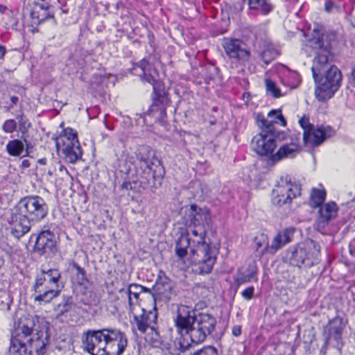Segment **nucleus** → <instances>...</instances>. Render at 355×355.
Masks as SVG:
<instances>
[{
  "label": "nucleus",
  "instance_id": "f257e3e1",
  "mask_svg": "<svg viewBox=\"0 0 355 355\" xmlns=\"http://www.w3.org/2000/svg\"><path fill=\"white\" fill-rule=\"evenodd\" d=\"M205 232L192 230L191 234L180 232L179 237V269L204 275L212 270L216 260V250L205 241Z\"/></svg>",
  "mask_w": 355,
  "mask_h": 355
},
{
  "label": "nucleus",
  "instance_id": "f03ea898",
  "mask_svg": "<svg viewBox=\"0 0 355 355\" xmlns=\"http://www.w3.org/2000/svg\"><path fill=\"white\" fill-rule=\"evenodd\" d=\"M132 74H138L140 80L153 86V103L147 112L137 114L139 117L136 119L138 124L151 125L156 122H163L166 117V110L171 104L168 96V89L162 81L157 69L150 64L146 59H142L130 69Z\"/></svg>",
  "mask_w": 355,
  "mask_h": 355
},
{
  "label": "nucleus",
  "instance_id": "7ed1b4c3",
  "mask_svg": "<svg viewBox=\"0 0 355 355\" xmlns=\"http://www.w3.org/2000/svg\"><path fill=\"white\" fill-rule=\"evenodd\" d=\"M155 168L135 167L127 160H121L115 172V186L120 191L132 190L135 193H155L162 184L165 173L159 160Z\"/></svg>",
  "mask_w": 355,
  "mask_h": 355
},
{
  "label": "nucleus",
  "instance_id": "20e7f679",
  "mask_svg": "<svg viewBox=\"0 0 355 355\" xmlns=\"http://www.w3.org/2000/svg\"><path fill=\"white\" fill-rule=\"evenodd\" d=\"M49 212L45 199L37 195L25 196L11 209L8 223L10 234L19 240L28 233L32 225L44 220Z\"/></svg>",
  "mask_w": 355,
  "mask_h": 355
},
{
  "label": "nucleus",
  "instance_id": "39448f33",
  "mask_svg": "<svg viewBox=\"0 0 355 355\" xmlns=\"http://www.w3.org/2000/svg\"><path fill=\"white\" fill-rule=\"evenodd\" d=\"M216 319L209 313H200L196 318L195 311L188 306H179V331H185L183 340L179 341V351L184 352L192 344L203 342L215 329Z\"/></svg>",
  "mask_w": 355,
  "mask_h": 355
},
{
  "label": "nucleus",
  "instance_id": "423d86ee",
  "mask_svg": "<svg viewBox=\"0 0 355 355\" xmlns=\"http://www.w3.org/2000/svg\"><path fill=\"white\" fill-rule=\"evenodd\" d=\"M338 35L335 31L327 32L321 37H314L309 41L310 46L315 50L311 71L317 80L318 73L327 66L331 55V49L336 46Z\"/></svg>",
  "mask_w": 355,
  "mask_h": 355
},
{
  "label": "nucleus",
  "instance_id": "0eeeda50",
  "mask_svg": "<svg viewBox=\"0 0 355 355\" xmlns=\"http://www.w3.org/2000/svg\"><path fill=\"white\" fill-rule=\"evenodd\" d=\"M320 246L313 240L290 248L286 253L289 263L298 268H311L320 262Z\"/></svg>",
  "mask_w": 355,
  "mask_h": 355
},
{
  "label": "nucleus",
  "instance_id": "6e6552de",
  "mask_svg": "<svg viewBox=\"0 0 355 355\" xmlns=\"http://www.w3.org/2000/svg\"><path fill=\"white\" fill-rule=\"evenodd\" d=\"M318 84L315 95L320 100L330 98L339 89L342 81V74L340 69L334 65L329 66V61L327 66L318 73Z\"/></svg>",
  "mask_w": 355,
  "mask_h": 355
},
{
  "label": "nucleus",
  "instance_id": "1a4fd4ad",
  "mask_svg": "<svg viewBox=\"0 0 355 355\" xmlns=\"http://www.w3.org/2000/svg\"><path fill=\"white\" fill-rule=\"evenodd\" d=\"M260 132L255 135L252 140V148L253 150L260 156H269L273 155L274 150L277 147V140L284 139V134L277 129H272L270 126H266L265 121L261 117Z\"/></svg>",
  "mask_w": 355,
  "mask_h": 355
},
{
  "label": "nucleus",
  "instance_id": "9d476101",
  "mask_svg": "<svg viewBox=\"0 0 355 355\" xmlns=\"http://www.w3.org/2000/svg\"><path fill=\"white\" fill-rule=\"evenodd\" d=\"M17 331L18 334L15 338H26L28 336L34 340L37 337L42 340L45 344V348L49 344L51 334L50 324L47 322L42 323L39 322V317L37 315H28V317L21 319L19 324H17Z\"/></svg>",
  "mask_w": 355,
  "mask_h": 355
},
{
  "label": "nucleus",
  "instance_id": "9b49d317",
  "mask_svg": "<svg viewBox=\"0 0 355 355\" xmlns=\"http://www.w3.org/2000/svg\"><path fill=\"white\" fill-rule=\"evenodd\" d=\"M40 337L36 340L28 338L26 342L19 338L11 337L8 355H44L46 352L45 344Z\"/></svg>",
  "mask_w": 355,
  "mask_h": 355
},
{
  "label": "nucleus",
  "instance_id": "f8f14e48",
  "mask_svg": "<svg viewBox=\"0 0 355 355\" xmlns=\"http://www.w3.org/2000/svg\"><path fill=\"white\" fill-rule=\"evenodd\" d=\"M35 237L33 252L40 257L55 254L58 252L57 237L50 230L40 231L37 234H32L31 239Z\"/></svg>",
  "mask_w": 355,
  "mask_h": 355
},
{
  "label": "nucleus",
  "instance_id": "ddd939ff",
  "mask_svg": "<svg viewBox=\"0 0 355 355\" xmlns=\"http://www.w3.org/2000/svg\"><path fill=\"white\" fill-rule=\"evenodd\" d=\"M300 195V189L297 185L291 183H286L283 185H277L272 191V205L282 207L290 204L292 200Z\"/></svg>",
  "mask_w": 355,
  "mask_h": 355
},
{
  "label": "nucleus",
  "instance_id": "4468645a",
  "mask_svg": "<svg viewBox=\"0 0 355 355\" xmlns=\"http://www.w3.org/2000/svg\"><path fill=\"white\" fill-rule=\"evenodd\" d=\"M244 43L239 39L224 37L222 46L226 55L231 59L238 61L247 62L249 60L250 52L244 47Z\"/></svg>",
  "mask_w": 355,
  "mask_h": 355
},
{
  "label": "nucleus",
  "instance_id": "2eb2a0df",
  "mask_svg": "<svg viewBox=\"0 0 355 355\" xmlns=\"http://www.w3.org/2000/svg\"><path fill=\"white\" fill-rule=\"evenodd\" d=\"M54 8L46 0L35 1L30 12L31 26H39L47 19H54Z\"/></svg>",
  "mask_w": 355,
  "mask_h": 355
},
{
  "label": "nucleus",
  "instance_id": "dca6fc26",
  "mask_svg": "<svg viewBox=\"0 0 355 355\" xmlns=\"http://www.w3.org/2000/svg\"><path fill=\"white\" fill-rule=\"evenodd\" d=\"M104 331L89 329L84 332L82 343L84 349L89 353L96 355L97 349L104 346Z\"/></svg>",
  "mask_w": 355,
  "mask_h": 355
},
{
  "label": "nucleus",
  "instance_id": "f3484780",
  "mask_svg": "<svg viewBox=\"0 0 355 355\" xmlns=\"http://www.w3.org/2000/svg\"><path fill=\"white\" fill-rule=\"evenodd\" d=\"M343 320L336 317L329 321V325L324 331L326 343L336 348L341 346Z\"/></svg>",
  "mask_w": 355,
  "mask_h": 355
},
{
  "label": "nucleus",
  "instance_id": "a211bd4d",
  "mask_svg": "<svg viewBox=\"0 0 355 355\" xmlns=\"http://www.w3.org/2000/svg\"><path fill=\"white\" fill-rule=\"evenodd\" d=\"M153 290L157 295H163L166 302L175 296L176 285L163 271H159Z\"/></svg>",
  "mask_w": 355,
  "mask_h": 355
},
{
  "label": "nucleus",
  "instance_id": "6ab92c4d",
  "mask_svg": "<svg viewBox=\"0 0 355 355\" xmlns=\"http://www.w3.org/2000/svg\"><path fill=\"white\" fill-rule=\"evenodd\" d=\"M338 212V208L335 202H328L319 207L318 217L314 224L315 228L322 232L329 223L334 218Z\"/></svg>",
  "mask_w": 355,
  "mask_h": 355
},
{
  "label": "nucleus",
  "instance_id": "aec40b11",
  "mask_svg": "<svg viewBox=\"0 0 355 355\" xmlns=\"http://www.w3.org/2000/svg\"><path fill=\"white\" fill-rule=\"evenodd\" d=\"M293 235V230L291 229H285L279 232L273 239L270 245L268 243H266V245L261 252V255H263L266 252L270 254H275L278 250L281 249L285 245L291 242L292 236Z\"/></svg>",
  "mask_w": 355,
  "mask_h": 355
},
{
  "label": "nucleus",
  "instance_id": "412c9836",
  "mask_svg": "<svg viewBox=\"0 0 355 355\" xmlns=\"http://www.w3.org/2000/svg\"><path fill=\"white\" fill-rule=\"evenodd\" d=\"M136 156L139 163L135 167L145 168L146 166L147 168H155L157 164L155 151L149 146H140L137 149Z\"/></svg>",
  "mask_w": 355,
  "mask_h": 355
},
{
  "label": "nucleus",
  "instance_id": "4be33fe9",
  "mask_svg": "<svg viewBox=\"0 0 355 355\" xmlns=\"http://www.w3.org/2000/svg\"><path fill=\"white\" fill-rule=\"evenodd\" d=\"M327 130H331L330 128H312L309 130L305 131L303 134V141L305 146L308 147H315L320 145L326 139Z\"/></svg>",
  "mask_w": 355,
  "mask_h": 355
},
{
  "label": "nucleus",
  "instance_id": "5701e85b",
  "mask_svg": "<svg viewBox=\"0 0 355 355\" xmlns=\"http://www.w3.org/2000/svg\"><path fill=\"white\" fill-rule=\"evenodd\" d=\"M60 151L62 152L64 159L71 164L82 159L83 150L80 142L71 143L61 145Z\"/></svg>",
  "mask_w": 355,
  "mask_h": 355
},
{
  "label": "nucleus",
  "instance_id": "b1692460",
  "mask_svg": "<svg viewBox=\"0 0 355 355\" xmlns=\"http://www.w3.org/2000/svg\"><path fill=\"white\" fill-rule=\"evenodd\" d=\"M142 313L139 315H134V320L137 324V329L141 333H145L152 323H156L157 318L156 308L154 311H146L141 309Z\"/></svg>",
  "mask_w": 355,
  "mask_h": 355
},
{
  "label": "nucleus",
  "instance_id": "393cba45",
  "mask_svg": "<svg viewBox=\"0 0 355 355\" xmlns=\"http://www.w3.org/2000/svg\"><path fill=\"white\" fill-rule=\"evenodd\" d=\"M261 117H262L263 119L267 122L266 123V125L270 126L272 128V129H277L275 128L276 124L281 125L282 126L284 127L286 126V121L282 113V110L280 109L270 110L268 114L267 119H266L263 114H258L256 117V121L259 128H261V121L259 120L261 119Z\"/></svg>",
  "mask_w": 355,
  "mask_h": 355
},
{
  "label": "nucleus",
  "instance_id": "a878e982",
  "mask_svg": "<svg viewBox=\"0 0 355 355\" xmlns=\"http://www.w3.org/2000/svg\"><path fill=\"white\" fill-rule=\"evenodd\" d=\"M104 331V346L107 348L115 347L116 340H119L120 352L124 347L125 334L121 331L116 329H103Z\"/></svg>",
  "mask_w": 355,
  "mask_h": 355
},
{
  "label": "nucleus",
  "instance_id": "bb28decb",
  "mask_svg": "<svg viewBox=\"0 0 355 355\" xmlns=\"http://www.w3.org/2000/svg\"><path fill=\"white\" fill-rule=\"evenodd\" d=\"M52 139L55 141V147L58 152L61 145L69 144V142H79L77 131L70 127L64 128L59 136L53 135Z\"/></svg>",
  "mask_w": 355,
  "mask_h": 355
},
{
  "label": "nucleus",
  "instance_id": "cd10ccee",
  "mask_svg": "<svg viewBox=\"0 0 355 355\" xmlns=\"http://www.w3.org/2000/svg\"><path fill=\"white\" fill-rule=\"evenodd\" d=\"M297 153L295 145L288 146V145L284 144L275 153L271 155L270 161L275 163L284 159H291L293 158Z\"/></svg>",
  "mask_w": 355,
  "mask_h": 355
},
{
  "label": "nucleus",
  "instance_id": "c85d7f7f",
  "mask_svg": "<svg viewBox=\"0 0 355 355\" xmlns=\"http://www.w3.org/2000/svg\"><path fill=\"white\" fill-rule=\"evenodd\" d=\"M256 51L266 64H268L279 55V51L275 46L266 42L263 43V49H257Z\"/></svg>",
  "mask_w": 355,
  "mask_h": 355
},
{
  "label": "nucleus",
  "instance_id": "c756f323",
  "mask_svg": "<svg viewBox=\"0 0 355 355\" xmlns=\"http://www.w3.org/2000/svg\"><path fill=\"white\" fill-rule=\"evenodd\" d=\"M63 287V284L61 285L60 288L55 289L46 286V290H42V291L37 293L38 295L34 297V300L39 302H44V303H49L53 299L60 295Z\"/></svg>",
  "mask_w": 355,
  "mask_h": 355
},
{
  "label": "nucleus",
  "instance_id": "7c9ffc66",
  "mask_svg": "<svg viewBox=\"0 0 355 355\" xmlns=\"http://www.w3.org/2000/svg\"><path fill=\"white\" fill-rule=\"evenodd\" d=\"M165 71L168 73H174L176 64V48L173 45H168L164 52Z\"/></svg>",
  "mask_w": 355,
  "mask_h": 355
},
{
  "label": "nucleus",
  "instance_id": "2f4dec72",
  "mask_svg": "<svg viewBox=\"0 0 355 355\" xmlns=\"http://www.w3.org/2000/svg\"><path fill=\"white\" fill-rule=\"evenodd\" d=\"M6 151L11 157L24 158L23 141L21 139L9 140L6 146Z\"/></svg>",
  "mask_w": 355,
  "mask_h": 355
},
{
  "label": "nucleus",
  "instance_id": "473e14b6",
  "mask_svg": "<svg viewBox=\"0 0 355 355\" xmlns=\"http://www.w3.org/2000/svg\"><path fill=\"white\" fill-rule=\"evenodd\" d=\"M77 305L78 304L75 302L72 295L64 294L62 295V301L58 304L59 315H64V314L76 309Z\"/></svg>",
  "mask_w": 355,
  "mask_h": 355
},
{
  "label": "nucleus",
  "instance_id": "72a5a7b5",
  "mask_svg": "<svg viewBox=\"0 0 355 355\" xmlns=\"http://www.w3.org/2000/svg\"><path fill=\"white\" fill-rule=\"evenodd\" d=\"M69 267L71 270H76V282L80 286H85L89 282L87 277L86 270L80 267L75 261L70 260L69 261Z\"/></svg>",
  "mask_w": 355,
  "mask_h": 355
},
{
  "label": "nucleus",
  "instance_id": "f704fd0d",
  "mask_svg": "<svg viewBox=\"0 0 355 355\" xmlns=\"http://www.w3.org/2000/svg\"><path fill=\"white\" fill-rule=\"evenodd\" d=\"M128 345V338L125 336L124 347L121 352L119 349V340H116L115 347L112 348H107V347H99L96 353V355H121Z\"/></svg>",
  "mask_w": 355,
  "mask_h": 355
},
{
  "label": "nucleus",
  "instance_id": "c9c22d12",
  "mask_svg": "<svg viewBox=\"0 0 355 355\" xmlns=\"http://www.w3.org/2000/svg\"><path fill=\"white\" fill-rule=\"evenodd\" d=\"M326 198V192L315 188L312 189L310 196V206L312 207H320L323 205Z\"/></svg>",
  "mask_w": 355,
  "mask_h": 355
},
{
  "label": "nucleus",
  "instance_id": "e433bc0d",
  "mask_svg": "<svg viewBox=\"0 0 355 355\" xmlns=\"http://www.w3.org/2000/svg\"><path fill=\"white\" fill-rule=\"evenodd\" d=\"M282 83L291 89L296 88L300 83L299 74L295 71H288L287 74L282 78Z\"/></svg>",
  "mask_w": 355,
  "mask_h": 355
},
{
  "label": "nucleus",
  "instance_id": "4c0bfd02",
  "mask_svg": "<svg viewBox=\"0 0 355 355\" xmlns=\"http://www.w3.org/2000/svg\"><path fill=\"white\" fill-rule=\"evenodd\" d=\"M43 274L45 276L46 282L47 284H55L56 288H60V286L58 284L60 278L61 274L58 269H49L48 270H42Z\"/></svg>",
  "mask_w": 355,
  "mask_h": 355
},
{
  "label": "nucleus",
  "instance_id": "58836bf2",
  "mask_svg": "<svg viewBox=\"0 0 355 355\" xmlns=\"http://www.w3.org/2000/svg\"><path fill=\"white\" fill-rule=\"evenodd\" d=\"M284 134V139H282L285 141V144L288 145V146H291L295 145L296 146V151L299 152L300 150V133L299 132H290L289 134H286L284 132H282Z\"/></svg>",
  "mask_w": 355,
  "mask_h": 355
},
{
  "label": "nucleus",
  "instance_id": "ea45409f",
  "mask_svg": "<svg viewBox=\"0 0 355 355\" xmlns=\"http://www.w3.org/2000/svg\"><path fill=\"white\" fill-rule=\"evenodd\" d=\"M16 119L18 121L19 123V131L22 135H25L28 132L31 123L22 112H21V114L17 115Z\"/></svg>",
  "mask_w": 355,
  "mask_h": 355
},
{
  "label": "nucleus",
  "instance_id": "a19ab883",
  "mask_svg": "<svg viewBox=\"0 0 355 355\" xmlns=\"http://www.w3.org/2000/svg\"><path fill=\"white\" fill-rule=\"evenodd\" d=\"M266 92L274 98H279L282 96L280 89L277 86L276 83L270 79H266L265 80Z\"/></svg>",
  "mask_w": 355,
  "mask_h": 355
},
{
  "label": "nucleus",
  "instance_id": "79ce46f5",
  "mask_svg": "<svg viewBox=\"0 0 355 355\" xmlns=\"http://www.w3.org/2000/svg\"><path fill=\"white\" fill-rule=\"evenodd\" d=\"M257 281V272L252 271L250 273L244 275L239 274L237 277L235 279V284L237 286H241L243 284L250 282L251 280L254 279Z\"/></svg>",
  "mask_w": 355,
  "mask_h": 355
},
{
  "label": "nucleus",
  "instance_id": "37998d69",
  "mask_svg": "<svg viewBox=\"0 0 355 355\" xmlns=\"http://www.w3.org/2000/svg\"><path fill=\"white\" fill-rule=\"evenodd\" d=\"M140 293L139 284H131L128 286L127 294L128 295V304L130 306L133 304L131 296L133 295L135 299L138 300Z\"/></svg>",
  "mask_w": 355,
  "mask_h": 355
},
{
  "label": "nucleus",
  "instance_id": "c03bdc74",
  "mask_svg": "<svg viewBox=\"0 0 355 355\" xmlns=\"http://www.w3.org/2000/svg\"><path fill=\"white\" fill-rule=\"evenodd\" d=\"M198 207L196 205H191L189 209H187L185 212L188 213L189 220L191 224L196 225V222H198V216L199 213L198 211ZM199 210H200L199 209Z\"/></svg>",
  "mask_w": 355,
  "mask_h": 355
},
{
  "label": "nucleus",
  "instance_id": "a18cd8bd",
  "mask_svg": "<svg viewBox=\"0 0 355 355\" xmlns=\"http://www.w3.org/2000/svg\"><path fill=\"white\" fill-rule=\"evenodd\" d=\"M46 283L45 276L43 274L42 271H41V273L40 275H37L35 278V282L34 285L33 286L32 290L34 291L35 293L42 291V287L45 285Z\"/></svg>",
  "mask_w": 355,
  "mask_h": 355
},
{
  "label": "nucleus",
  "instance_id": "49530a36",
  "mask_svg": "<svg viewBox=\"0 0 355 355\" xmlns=\"http://www.w3.org/2000/svg\"><path fill=\"white\" fill-rule=\"evenodd\" d=\"M21 139L23 141V154H24V157H33L32 156L30 155V154L31 153H33V148H34L33 144L31 143V141L27 139V138H26L24 137V135L21 136Z\"/></svg>",
  "mask_w": 355,
  "mask_h": 355
},
{
  "label": "nucleus",
  "instance_id": "de8ad7c7",
  "mask_svg": "<svg viewBox=\"0 0 355 355\" xmlns=\"http://www.w3.org/2000/svg\"><path fill=\"white\" fill-rule=\"evenodd\" d=\"M110 78H113L114 79L115 77L112 76L110 74H105V75H94L92 78V81L91 83L92 87H94V85L103 84L105 83Z\"/></svg>",
  "mask_w": 355,
  "mask_h": 355
},
{
  "label": "nucleus",
  "instance_id": "09e8293b",
  "mask_svg": "<svg viewBox=\"0 0 355 355\" xmlns=\"http://www.w3.org/2000/svg\"><path fill=\"white\" fill-rule=\"evenodd\" d=\"M2 128L7 133H12L17 129V122L15 119H8L3 123Z\"/></svg>",
  "mask_w": 355,
  "mask_h": 355
},
{
  "label": "nucleus",
  "instance_id": "8fccbe9b",
  "mask_svg": "<svg viewBox=\"0 0 355 355\" xmlns=\"http://www.w3.org/2000/svg\"><path fill=\"white\" fill-rule=\"evenodd\" d=\"M193 355H218L217 349L212 346L205 347L196 352Z\"/></svg>",
  "mask_w": 355,
  "mask_h": 355
},
{
  "label": "nucleus",
  "instance_id": "3c124183",
  "mask_svg": "<svg viewBox=\"0 0 355 355\" xmlns=\"http://www.w3.org/2000/svg\"><path fill=\"white\" fill-rule=\"evenodd\" d=\"M267 237L265 234H261L259 238L257 237L255 239V245H256V250L259 252V253H261V250L266 245L264 243L266 241ZM259 256L261 257V254H259Z\"/></svg>",
  "mask_w": 355,
  "mask_h": 355
},
{
  "label": "nucleus",
  "instance_id": "603ef678",
  "mask_svg": "<svg viewBox=\"0 0 355 355\" xmlns=\"http://www.w3.org/2000/svg\"><path fill=\"white\" fill-rule=\"evenodd\" d=\"M299 123L304 130V132L306 130H309L314 126L309 123V119L306 116H303L299 120Z\"/></svg>",
  "mask_w": 355,
  "mask_h": 355
},
{
  "label": "nucleus",
  "instance_id": "864d4df0",
  "mask_svg": "<svg viewBox=\"0 0 355 355\" xmlns=\"http://www.w3.org/2000/svg\"><path fill=\"white\" fill-rule=\"evenodd\" d=\"M254 287L249 286L247 288H245L243 291H242L241 295L244 299H245L247 300H250L252 298V297L254 295Z\"/></svg>",
  "mask_w": 355,
  "mask_h": 355
},
{
  "label": "nucleus",
  "instance_id": "5fc2aeb1",
  "mask_svg": "<svg viewBox=\"0 0 355 355\" xmlns=\"http://www.w3.org/2000/svg\"><path fill=\"white\" fill-rule=\"evenodd\" d=\"M336 9V4L332 1H327L324 4V10L327 12H331Z\"/></svg>",
  "mask_w": 355,
  "mask_h": 355
},
{
  "label": "nucleus",
  "instance_id": "6e6d98bb",
  "mask_svg": "<svg viewBox=\"0 0 355 355\" xmlns=\"http://www.w3.org/2000/svg\"><path fill=\"white\" fill-rule=\"evenodd\" d=\"M147 38L148 40L149 45L151 47L155 48V37L154 33L151 31L148 30L147 31Z\"/></svg>",
  "mask_w": 355,
  "mask_h": 355
},
{
  "label": "nucleus",
  "instance_id": "4d7b16f0",
  "mask_svg": "<svg viewBox=\"0 0 355 355\" xmlns=\"http://www.w3.org/2000/svg\"><path fill=\"white\" fill-rule=\"evenodd\" d=\"M139 290H140L141 293H144H144H150L153 295L155 301H156L155 294L154 293H152L150 288H147L146 286H141V285L139 284Z\"/></svg>",
  "mask_w": 355,
  "mask_h": 355
},
{
  "label": "nucleus",
  "instance_id": "13d9d810",
  "mask_svg": "<svg viewBox=\"0 0 355 355\" xmlns=\"http://www.w3.org/2000/svg\"><path fill=\"white\" fill-rule=\"evenodd\" d=\"M31 166V162L28 159H23L21 161V164L19 165V168L21 171H24Z\"/></svg>",
  "mask_w": 355,
  "mask_h": 355
},
{
  "label": "nucleus",
  "instance_id": "bf43d9fd",
  "mask_svg": "<svg viewBox=\"0 0 355 355\" xmlns=\"http://www.w3.org/2000/svg\"><path fill=\"white\" fill-rule=\"evenodd\" d=\"M232 332L234 336H240L241 334V327L239 325L234 326Z\"/></svg>",
  "mask_w": 355,
  "mask_h": 355
},
{
  "label": "nucleus",
  "instance_id": "052dcab7",
  "mask_svg": "<svg viewBox=\"0 0 355 355\" xmlns=\"http://www.w3.org/2000/svg\"><path fill=\"white\" fill-rule=\"evenodd\" d=\"M11 104L8 107V110L12 109L19 102V98L17 96H12L10 97Z\"/></svg>",
  "mask_w": 355,
  "mask_h": 355
},
{
  "label": "nucleus",
  "instance_id": "680f3d73",
  "mask_svg": "<svg viewBox=\"0 0 355 355\" xmlns=\"http://www.w3.org/2000/svg\"><path fill=\"white\" fill-rule=\"evenodd\" d=\"M75 302L78 304V305L76 306V308L78 309H80L81 308V305H87V303L86 302V301L83 299H78L76 298V300H75Z\"/></svg>",
  "mask_w": 355,
  "mask_h": 355
},
{
  "label": "nucleus",
  "instance_id": "e2e57ef3",
  "mask_svg": "<svg viewBox=\"0 0 355 355\" xmlns=\"http://www.w3.org/2000/svg\"><path fill=\"white\" fill-rule=\"evenodd\" d=\"M7 51L4 46L0 45V60L3 59Z\"/></svg>",
  "mask_w": 355,
  "mask_h": 355
},
{
  "label": "nucleus",
  "instance_id": "0e129e2a",
  "mask_svg": "<svg viewBox=\"0 0 355 355\" xmlns=\"http://www.w3.org/2000/svg\"><path fill=\"white\" fill-rule=\"evenodd\" d=\"M349 251L352 254H355V239L349 244Z\"/></svg>",
  "mask_w": 355,
  "mask_h": 355
},
{
  "label": "nucleus",
  "instance_id": "69168bd1",
  "mask_svg": "<svg viewBox=\"0 0 355 355\" xmlns=\"http://www.w3.org/2000/svg\"><path fill=\"white\" fill-rule=\"evenodd\" d=\"M47 159L46 158H41L37 160V162L41 165H46V164Z\"/></svg>",
  "mask_w": 355,
  "mask_h": 355
},
{
  "label": "nucleus",
  "instance_id": "338daca9",
  "mask_svg": "<svg viewBox=\"0 0 355 355\" xmlns=\"http://www.w3.org/2000/svg\"><path fill=\"white\" fill-rule=\"evenodd\" d=\"M174 245V252L175 255H178V240H175Z\"/></svg>",
  "mask_w": 355,
  "mask_h": 355
},
{
  "label": "nucleus",
  "instance_id": "774afa93",
  "mask_svg": "<svg viewBox=\"0 0 355 355\" xmlns=\"http://www.w3.org/2000/svg\"><path fill=\"white\" fill-rule=\"evenodd\" d=\"M161 344L160 341L159 339H155L153 342V345L155 346V347H158L159 345Z\"/></svg>",
  "mask_w": 355,
  "mask_h": 355
}]
</instances>
